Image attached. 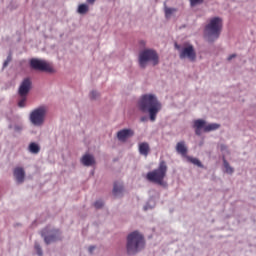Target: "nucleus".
<instances>
[{"instance_id":"7ed1b4c3","label":"nucleus","mask_w":256,"mask_h":256,"mask_svg":"<svg viewBox=\"0 0 256 256\" xmlns=\"http://www.w3.org/2000/svg\"><path fill=\"white\" fill-rule=\"evenodd\" d=\"M168 171V166L164 160L160 161L159 167L148 172L146 179L154 184L162 187H166L167 183L164 181Z\"/></svg>"},{"instance_id":"f704fd0d","label":"nucleus","mask_w":256,"mask_h":256,"mask_svg":"<svg viewBox=\"0 0 256 256\" xmlns=\"http://www.w3.org/2000/svg\"><path fill=\"white\" fill-rule=\"evenodd\" d=\"M96 0H87V3H89L90 5H93V3H95Z\"/></svg>"},{"instance_id":"423d86ee","label":"nucleus","mask_w":256,"mask_h":256,"mask_svg":"<svg viewBox=\"0 0 256 256\" xmlns=\"http://www.w3.org/2000/svg\"><path fill=\"white\" fill-rule=\"evenodd\" d=\"M30 67L35 71L45 72V73H54L55 70L52 64L48 63L45 60H40L37 58H33L30 60Z\"/></svg>"},{"instance_id":"bb28decb","label":"nucleus","mask_w":256,"mask_h":256,"mask_svg":"<svg viewBox=\"0 0 256 256\" xmlns=\"http://www.w3.org/2000/svg\"><path fill=\"white\" fill-rule=\"evenodd\" d=\"M25 102H26V96H24L18 103V106L20 108H24L25 107Z\"/></svg>"},{"instance_id":"412c9836","label":"nucleus","mask_w":256,"mask_h":256,"mask_svg":"<svg viewBox=\"0 0 256 256\" xmlns=\"http://www.w3.org/2000/svg\"><path fill=\"white\" fill-rule=\"evenodd\" d=\"M89 11V7L86 4H81L78 7V13H80V15H85V13H88Z\"/></svg>"},{"instance_id":"1a4fd4ad","label":"nucleus","mask_w":256,"mask_h":256,"mask_svg":"<svg viewBox=\"0 0 256 256\" xmlns=\"http://www.w3.org/2000/svg\"><path fill=\"white\" fill-rule=\"evenodd\" d=\"M32 86V82L29 78H25L19 87V95L24 98L28 95Z\"/></svg>"},{"instance_id":"a878e982","label":"nucleus","mask_w":256,"mask_h":256,"mask_svg":"<svg viewBox=\"0 0 256 256\" xmlns=\"http://www.w3.org/2000/svg\"><path fill=\"white\" fill-rule=\"evenodd\" d=\"M35 250L37 251L39 256L43 255L42 249L38 243H35Z\"/></svg>"},{"instance_id":"e433bc0d","label":"nucleus","mask_w":256,"mask_h":256,"mask_svg":"<svg viewBox=\"0 0 256 256\" xmlns=\"http://www.w3.org/2000/svg\"><path fill=\"white\" fill-rule=\"evenodd\" d=\"M144 209H145V211H147V210H148V207H147V206H145V207H144Z\"/></svg>"},{"instance_id":"39448f33","label":"nucleus","mask_w":256,"mask_h":256,"mask_svg":"<svg viewBox=\"0 0 256 256\" xmlns=\"http://www.w3.org/2000/svg\"><path fill=\"white\" fill-rule=\"evenodd\" d=\"M148 62L153 63V66H157L159 64V57L156 51L147 49L141 52L139 56L140 67L145 69Z\"/></svg>"},{"instance_id":"f257e3e1","label":"nucleus","mask_w":256,"mask_h":256,"mask_svg":"<svg viewBox=\"0 0 256 256\" xmlns=\"http://www.w3.org/2000/svg\"><path fill=\"white\" fill-rule=\"evenodd\" d=\"M139 108L142 112H149L150 120L155 122L157 114L161 111L162 105L153 94H145L139 101Z\"/></svg>"},{"instance_id":"aec40b11","label":"nucleus","mask_w":256,"mask_h":256,"mask_svg":"<svg viewBox=\"0 0 256 256\" xmlns=\"http://www.w3.org/2000/svg\"><path fill=\"white\" fill-rule=\"evenodd\" d=\"M224 169H226V174L232 175L234 173V168L230 166L226 159H224Z\"/></svg>"},{"instance_id":"9d476101","label":"nucleus","mask_w":256,"mask_h":256,"mask_svg":"<svg viewBox=\"0 0 256 256\" xmlns=\"http://www.w3.org/2000/svg\"><path fill=\"white\" fill-rule=\"evenodd\" d=\"M134 136L132 129H122L117 133V138L120 142H126L129 138Z\"/></svg>"},{"instance_id":"f8f14e48","label":"nucleus","mask_w":256,"mask_h":256,"mask_svg":"<svg viewBox=\"0 0 256 256\" xmlns=\"http://www.w3.org/2000/svg\"><path fill=\"white\" fill-rule=\"evenodd\" d=\"M14 177L17 181V183L21 184L24 182V178H25V172L24 169L22 167H17L14 170Z\"/></svg>"},{"instance_id":"20e7f679","label":"nucleus","mask_w":256,"mask_h":256,"mask_svg":"<svg viewBox=\"0 0 256 256\" xmlns=\"http://www.w3.org/2000/svg\"><path fill=\"white\" fill-rule=\"evenodd\" d=\"M145 247V239L141 233L134 231L127 238V253L134 255Z\"/></svg>"},{"instance_id":"393cba45","label":"nucleus","mask_w":256,"mask_h":256,"mask_svg":"<svg viewBox=\"0 0 256 256\" xmlns=\"http://www.w3.org/2000/svg\"><path fill=\"white\" fill-rule=\"evenodd\" d=\"M203 2L204 0H190V5H192V7H195V5H200Z\"/></svg>"},{"instance_id":"2eb2a0df","label":"nucleus","mask_w":256,"mask_h":256,"mask_svg":"<svg viewBox=\"0 0 256 256\" xmlns=\"http://www.w3.org/2000/svg\"><path fill=\"white\" fill-rule=\"evenodd\" d=\"M139 152H140L141 155L147 157L148 154L150 153L149 143H147V142L140 143V145H139Z\"/></svg>"},{"instance_id":"0eeeda50","label":"nucleus","mask_w":256,"mask_h":256,"mask_svg":"<svg viewBox=\"0 0 256 256\" xmlns=\"http://www.w3.org/2000/svg\"><path fill=\"white\" fill-rule=\"evenodd\" d=\"M47 113V108L45 106H40L34 109L30 114V121L34 126H42Z\"/></svg>"},{"instance_id":"f03ea898","label":"nucleus","mask_w":256,"mask_h":256,"mask_svg":"<svg viewBox=\"0 0 256 256\" xmlns=\"http://www.w3.org/2000/svg\"><path fill=\"white\" fill-rule=\"evenodd\" d=\"M223 29V20L220 17H214L208 22L206 27L204 28V35H206V39L210 43L219 39L221 35V31Z\"/></svg>"},{"instance_id":"f3484780","label":"nucleus","mask_w":256,"mask_h":256,"mask_svg":"<svg viewBox=\"0 0 256 256\" xmlns=\"http://www.w3.org/2000/svg\"><path fill=\"white\" fill-rule=\"evenodd\" d=\"M28 150L31 154L37 155L40 152V146L35 142H31L29 144Z\"/></svg>"},{"instance_id":"c756f323","label":"nucleus","mask_w":256,"mask_h":256,"mask_svg":"<svg viewBox=\"0 0 256 256\" xmlns=\"http://www.w3.org/2000/svg\"><path fill=\"white\" fill-rule=\"evenodd\" d=\"M237 57L236 54H232L230 56H228V61H232L233 59H235Z\"/></svg>"},{"instance_id":"6ab92c4d","label":"nucleus","mask_w":256,"mask_h":256,"mask_svg":"<svg viewBox=\"0 0 256 256\" xmlns=\"http://www.w3.org/2000/svg\"><path fill=\"white\" fill-rule=\"evenodd\" d=\"M206 122L205 120L198 119L194 120V129H205Z\"/></svg>"},{"instance_id":"4be33fe9","label":"nucleus","mask_w":256,"mask_h":256,"mask_svg":"<svg viewBox=\"0 0 256 256\" xmlns=\"http://www.w3.org/2000/svg\"><path fill=\"white\" fill-rule=\"evenodd\" d=\"M176 11H177L176 8L165 7V15L167 19H170L171 15H173V13H176Z\"/></svg>"},{"instance_id":"b1692460","label":"nucleus","mask_w":256,"mask_h":256,"mask_svg":"<svg viewBox=\"0 0 256 256\" xmlns=\"http://www.w3.org/2000/svg\"><path fill=\"white\" fill-rule=\"evenodd\" d=\"M94 206H95L96 209H101L104 206V202L102 200H97L94 203Z\"/></svg>"},{"instance_id":"2f4dec72","label":"nucleus","mask_w":256,"mask_h":256,"mask_svg":"<svg viewBox=\"0 0 256 256\" xmlns=\"http://www.w3.org/2000/svg\"><path fill=\"white\" fill-rule=\"evenodd\" d=\"M147 120H148V117H146V116H143V117H141V122H147Z\"/></svg>"},{"instance_id":"9b49d317","label":"nucleus","mask_w":256,"mask_h":256,"mask_svg":"<svg viewBox=\"0 0 256 256\" xmlns=\"http://www.w3.org/2000/svg\"><path fill=\"white\" fill-rule=\"evenodd\" d=\"M60 237V232L58 229H54L50 231V234L44 237L45 243L47 245L57 241Z\"/></svg>"},{"instance_id":"7c9ffc66","label":"nucleus","mask_w":256,"mask_h":256,"mask_svg":"<svg viewBox=\"0 0 256 256\" xmlns=\"http://www.w3.org/2000/svg\"><path fill=\"white\" fill-rule=\"evenodd\" d=\"M94 250H95V246H90L89 247V253L90 254H93Z\"/></svg>"},{"instance_id":"6e6552de","label":"nucleus","mask_w":256,"mask_h":256,"mask_svg":"<svg viewBox=\"0 0 256 256\" xmlns=\"http://www.w3.org/2000/svg\"><path fill=\"white\" fill-rule=\"evenodd\" d=\"M196 58H197V55L192 45H188L182 48V51H180V59L182 60L188 59L190 60V62H195Z\"/></svg>"},{"instance_id":"a211bd4d","label":"nucleus","mask_w":256,"mask_h":256,"mask_svg":"<svg viewBox=\"0 0 256 256\" xmlns=\"http://www.w3.org/2000/svg\"><path fill=\"white\" fill-rule=\"evenodd\" d=\"M219 128H220L219 124L211 123V124H208V125L204 126V132L208 133V132L216 131Z\"/></svg>"},{"instance_id":"dca6fc26","label":"nucleus","mask_w":256,"mask_h":256,"mask_svg":"<svg viewBox=\"0 0 256 256\" xmlns=\"http://www.w3.org/2000/svg\"><path fill=\"white\" fill-rule=\"evenodd\" d=\"M123 191H124V187H123L122 183L115 182L114 189H113V195L115 197H120V196H122Z\"/></svg>"},{"instance_id":"c9c22d12","label":"nucleus","mask_w":256,"mask_h":256,"mask_svg":"<svg viewBox=\"0 0 256 256\" xmlns=\"http://www.w3.org/2000/svg\"><path fill=\"white\" fill-rule=\"evenodd\" d=\"M176 49H178V50L180 49L179 45H177V44H176Z\"/></svg>"},{"instance_id":"c85d7f7f","label":"nucleus","mask_w":256,"mask_h":256,"mask_svg":"<svg viewBox=\"0 0 256 256\" xmlns=\"http://www.w3.org/2000/svg\"><path fill=\"white\" fill-rule=\"evenodd\" d=\"M11 62V56H8L7 60L4 62L3 68H6Z\"/></svg>"},{"instance_id":"cd10ccee","label":"nucleus","mask_w":256,"mask_h":256,"mask_svg":"<svg viewBox=\"0 0 256 256\" xmlns=\"http://www.w3.org/2000/svg\"><path fill=\"white\" fill-rule=\"evenodd\" d=\"M98 96H99V94L97 93V91H92V92L90 93V98H91L92 100L97 99Z\"/></svg>"},{"instance_id":"4468645a","label":"nucleus","mask_w":256,"mask_h":256,"mask_svg":"<svg viewBox=\"0 0 256 256\" xmlns=\"http://www.w3.org/2000/svg\"><path fill=\"white\" fill-rule=\"evenodd\" d=\"M81 163L86 167H91L95 165V158L93 155L85 154L81 159Z\"/></svg>"},{"instance_id":"72a5a7b5","label":"nucleus","mask_w":256,"mask_h":256,"mask_svg":"<svg viewBox=\"0 0 256 256\" xmlns=\"http://www.w3.org/2000/svg\"><path fill=\"white\" fill-rule=\"evenodd\" d=\"M46 234H48V230H47V229H44V230L42 231V236L44 237Z\"/></svg>"},{"instance_id":"ddd939ff","label":"nucleus","mask_w":256,"mask_h":256,"mask_svg":"<svg viewBox=\"0 0 256 256\" xmlns=\"http://www.w3.org/2000/svg\"><path fill=\"white\" fill-rule=\"evenodd\" d=\"M176 152L180 154L182 157H186L188 153L187 146L185 144V141H180L176 143Z\"/></svg>"},{"instance_id":"5701e85b","label":"nucleus","mask_w":256,"mask_h":256,"mask_svg":"<svg viewBox=\"0 0 256 256\" xmlns=\"http://www.w3.org/2000/svg\"><path fill=\"white\" fill-rule=\"evenodd\" d=\"M188 160L190 161V163H192L200 168H203V165L199 159L189 157Z\"/></svg>"},{"instance_id":"473e14b6","label":"nucleus","mask_w":256,"mask_h":256,"mask_svg":"<svg viewBox=\"0 0 256 256\" xmlns=\"http://www.w3.org/2000/svg\"><path fill=\"white\" fill-rule=\"evenodd\" d=\"M201 129L200 128H196V135L200 136L201 135Z\"/></svg>"}]
</instances>
